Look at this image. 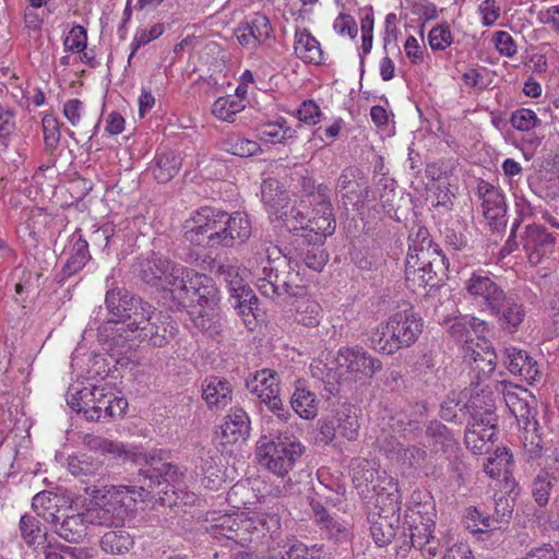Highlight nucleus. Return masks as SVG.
<instances>
[{
  "instance_id": "41",
  "label": "nucleus",
  "mask_w": 559,
  "mask_h": 559,
  "mask_svg": "<svg viewBox=\"0 0 559 559\" xmlns=\"http://www.w3.org/2000/svg\"><path fill=\"white\" fill-rule=\"evenodd\" d=\"M370 534L378 547H385L394 539L399 518L389 519L386 515H379L374 519L368 518Z\"/></svg>"
},
{
  "instance_id": "64",
  "label": "nucleus",
  "mask_w": 559,
  "mask_h": 559,
  "mask_svg": "<svg viewBox=\"0 0 559 559\" xmlns=\"http://www.w3.org/2000/svg\"><path fill=\"white\" fill-rule=\"evenodd\" d=\"M245 24L251 31L254 39L258 40L259 44L265 43L271 37L273 32L270 20L264 14H254L250 21L246 22Z\"/></svg>"
},
{
  "instance_id": "52",
  "label": "nucleus",
  "mask_w": 559,
  "mask_h": 559,
  "mask_svg": "<svg viewBox=\"0 0 559 559\" xmlns=\"http://www.w3.org/2000/svg\"><path fill=\"white\" fill-rule=\"evenodd\" d=\"M478 197L483 200V210L487 209H507L506 198L503 192L490 185L487 181L481 180L477 187Z\"/></svg>"
},
{
  "instance_id": "37",
  "label": "nucleus",
  "mask_w": 559,
  "mask_h": 559,
  "mask_svg": "<svg viewBox=\"0 0 559 559\" xmlns=\"http://www.w3.org/2000/svg\"><path fill=\"white\" fill-rule=\"evenodd\" d=\"M80 394L82 400L90 397V401H84V405L86 406V419L99 420L100 418L108 417V415H106L105 407L107 406V403H110V399L109 393H105L104 388H84L81 390Z\"/></svg>"
},
{
  "instance_id": "14",
  "label": "nucleus",
  "mask_w": 559,
  "mask_h": 559,
  "mask_svg": "<svg viewBox=\"0 0 559 559\" xmlns=\"http://www.w3.org/2000/svg\"><path fill=\"white\" fill-rule=\"evenodd\" d=\"M338 362L355 379H370L382 369V362L360 346H344L337 352Z\"/></svg>"
},
{
  "instance_id": "60",
  "label": "nucleus",
  "mask_w": 559,
  "mask_h": 559,
  "mask_svg": "<svg viewBox=\"0 0 559 559\" xmlns=\"http://www.w3.org/2000/svg\"><path fill=\"white\" fill-rule=\"evenodd\" d=\"M338 435L348 441L356 440L358 437L359 423L356 414L341 412L334 419Z\"/></svg>"
},
{
  "instance_id": "61",
  "label": "nucleus",
  "mask_w": 559,
  "mask_h": 559,
  "mask_svg": "<svg viewBox=\"0 0 559 559\" xmlns=\"http://www.w3.org/2000/svg\"><path fill=\"white\" fill-rule=\"evenodd\" d=\"M510 413L515 417L521 430L539 426L536 419V411L530 405L527 399L520 402L516 406H513Z\"/></svg>"
},
{
  "instance_id": "38",
  "label": "nucleus",
  "mask_w": 559,
  "mask_h": 559,
  "mask_svg": "<svg viewBox=\"0 0 559 559\" xmlns=\"http://www.w3.org/2000/svg\"><path fill=\"white\" fill-rule=\"evenodd\" d=\"M99 544L106 554L122 556L133 548L134 539L126 530H112L102 536Z\"/></svg>"
},
{
  "instance_id": "36",
  "label": "nucleus",
  "mask_w": 559,
  "mask_h": 559,
  "mask_svg": "<svg viewBox=\"0 0 559 559\" xmlns=\"http://www.w3.org/2000/svg\"><path fill=\"white\" fill-rule=\"evenodd\" d=\"M431 266L420 267L418 272L419 281H406L408 287L414 290L426 286L435 287L448 278L449 262L447 258H437Z\"/></svg>"
},
{
  "instance_id": "57",
  "label": "nucleus",
  "mask_w": 559,
  "mask_h": 559,
  "mask_svg": "<svg viewBox=\"0 0 559 559\" xmlns=\"http://www.w3.org/2000/svg\"><path fill=\"white\" fill-rule=\"evenodd\" d=\"M44 143L47 151L52 152L60 142V123L53 115H45L41 120Z\"/></svg>"
},
{
  "instance_id": "21",
  "label": "nucleus",
  "mask_w": 559,
  "mask_h": 559,
  "mask_svg": "<svg viewBox=\"0 0 559 559\" xmlns=\"http://www.w3.org/2000/svg\"><path fill=\"white\" fill-rule=\"evenodd\" d=\"M435 521L426 518L425 521H413L408 524V534L404 533L405 537L409 538V543L414 548H417L426 557H435L439 548V539L433 535Z\"/></svg>"
},
{
  "instance_id": "35",
  "label": "nucleus",
  "mask_w": 559,
  "mask_h": 559,
  "mask_svg": "<svg viewBox=\"0 0 559 559\" xmlns=\"http://www.w3.org/2000/svg\"><path fill=\"white\" fill-rule=\"evenodd\" d=\"M261 200L271 214L277 215L287 207L289 198L276 179L267 178L261 185Z\"/></svg>"
},
{
  "instance_id": "19",
  "label": "nucleus",
  "mask_w": 559,
  "mask_h": 559,
  "mask_svg": "<svg viewBox=\"0 0 559 559\" xmlns=\"http://www.w3.org/2000/svg\"><path fill=\"white\" fill-rule=\"evenodd\" d=\"M135 332L139 337L147 341L154 347H164L178 332L177 325L151 309V317L139 325Z\"/></svg>"
},
{
  "instance_id": "3",
  "label": "nucleus",
  "mask_w": 559,
  "mask_h": 559,
  "mask_svg": "<svg viewBox=\"0 0 559 559\" xmlns=\"http://www.w3.org/2000/svg\"><path fill=\"white\" fill-rule=\"evenodd\" d=\"M463 408H466V413L471 415L464 436L466 448L475 454L488 452L489 443L495 441L498 426L493 392L488 386L479 388V384H476L471 390Z\"/></svg>"
},
{
  "instance_id": "56",
  "label": "nucleus",
  "mask_w": 559,
  "mask_h": 559,
  "mask_svg": "<svg viewBox=\"0 0 559 559\" xmlns=\"http://www.w3.org/2000/svg\"><path fill=\"white\" fill-rule=\"evenodd\" d=\"M496 390L503 395L504 403L509 411L513 409L520 402L528 399V391L520 385L512 384L508 381L496 383Z\"/></svg>"
},
{
  "instance_id": "47",
  "label": "nucleus",
  "mask_w": 559,
  "mask_h": 559,
  "mask_svg": "<svg viewBox=\"0 0 559 559\" xmlns=\"http://www.w3.org/2000/svg\"><path fill=\"white\" fill-rule=\"evenodd\" d=\"M408 511L411 514H406L407 518L413 519L419 518V521H425L426 518L432 519L435 515V501L430 491H413L409 500Z\"/></svg>"
},
{
  "instance_id": "8",
  "label": "nucleus",
  "mask_w": 559,
  "mask_h": 559,
  "mask_svg": "<svg viewBox=\"0 0 559 559\" xmlns=\"http://www.w3.org/2000/svg\"><path fill=\"white\" fill-rule=\"evenodd\" d=\"M105 304L117 331L135 332L151 317L152 306L122 288L109 289Z\"/></svg>"
},
{
  "instance_id": "55",
  "label": "nucleus",
  "mask_w": 559,
  "mask_h": 559,
  "mask_svg": "<svg viewBox=\"0 0 559 559\" xmlns=\"http://www.w3.org/2000/svg\"><path fill=\"white\" fill-rule=\"evenodd\" d=\"M471 358L474 362V371L479 379L489 377L496 369L497 355L493 349H487L484 353L472 350Z\"/></svg>"
},
{
  "instance_id": "29",
  "label": "nucleus",
  "mask_w": 559,
  "mask_h": 559,
  "mask_svg": "<svg viewBox=\"0 0 559 559\" xmlns=\"http://www.w3.org/2000/svg\"><path fill=\"white\" fill-rule=\"evenodd\" d=\"M462 523L479 540L488 539L493 531L501 527L496 525V521L490 515L483 513L473 506L465 509Z\"/></svg>"
},
{
  "instance_id": "10",
  "label": "nucleus",
  "mask_w": 559,
  "mask_h": 559,
  "mask_svg": "<svg viewBox=\"0 0 559 559\" xmlns=\"http://www.w3.org/2000/svg\"><path fill=\"white\" fill-rule=\"evenodd\" d=\"M246 388L278 418L286 420L288 412L281 399L280 377L272 369H261L250 373L246 379Z\"/></svg>"
},
{
  "instance_id": "9",
  "label": "nucleus",
  "mask_w": 559,
  "mask_h": 559,
  "mask_svg": "<svg viewBox=\"0 0 559 559\" xmlns=\"http://www.w3.org/2000/svg\"><path fill=\"white\" fill-rule=\"evenodd\" d=\"M182 284L179 286L183 293L182 298H171L174 309L218 306L219 292L210 276L192 270V274H189Z\"/></svg>"
},
{
  "instance_id": "25",
  "label": "nucleus",
  "mask_w": 559,
  "mask_h": 559,
  "mask_svg": "<svg viewBox=\"0 0 559 559\" xmlns=\"http://www.w3.org/2000/svg\"><path fill=\"white\" fill-rule=\"evenodd\" d=\"M221 429L226 443L246 441L251 430L250 418L242 408H230Z\"/></svg>"
},
{
  "instance_id": "26",
  "label": "nucleus",
  "mask_w": 559,
  "mask_h": 559,
  "mask_svg": "<svg viewBox=\"0 0 559 559\" xmlns=\"http://www.w3.org/2000/svg\"><path fill=\"white\" fill-rule=\"evenodd\" d=\"M202 396L210 408H223L231 402L233 389L226 379L211 376L203 381Z\"/></svg>"
},
{
  "instance_id": "42",
  "label": "nucleus",
  "mask_w": 559,
  "mask_h": 559,
  "mask_svg": "<svg viewBox=\"0 0 559 559\" xmlns=\"http://www.w3.org/2000/svg\"><path fill=\"white\" fill-rule=\"evenodd\" d=\"M364 179L362 173L357 167H346L342 170L336 181V191L345 203L355 200L356 192Z\"/></svg>"
},
{
  "instance_id": "54",
  "label": "nucleus",
  "mask_w": 559,
  "mask_h": 559,
  "mask_svg": "<svg viewBox=\"0 0 559 559\" xmlns=\"http://www.w3.org/2000/svg\"><path fill=\"white\" fill-rule=\"evenodd\" d=\"M215 274L227 284L231 296L249 287L243 283L239 275V269L235 265L221 263L217 265Z\"/></svg>"
},
{
  "instance_id": "48",
  "label": "nucleus",
  "mask_w": 559,
  "mask_h": 559,
  "mask_svg": "<svg viewBox=\"0 0 559 559\" xmlns=\"http://www.w3.org/2000/svg\"><path fill=\"white\" fill-rule=\"evenodd\" d=\"M540 426L521 430V441L524 455L527 461L540 459L544 451V442Z\"/></svg>"
},
{
  "instance_id": "49",
  "label": "nucleus",
  "mask_w": 559,
  "mask_h": 559,
  "mask_svg": "<svg viewBox=\"0 0 559 559\" xmlns=\"http://www.w3.org/2000/svg\"><path fill=\"white\" fill-rule=\"evenodd\" d=\"M245 107L246 105L241 99H236L234 96L228 95L218 97L214 102L212 112L219 120L233 122L235 116L242 111Z\"/></svg>"
},
{
  "instance_id": "30",
  "label": "nucleus",
  "mask_w": 559,
  "mask_h": 559,
  "mask_svg": "<svg viewBox=\"0 0 559 559\" xmlns=\"http://www.w3.org/2000/svg\"><path fill=\"white\" fill-rule=\"evenodd\" d=\"M255 130L261 141L271 144L286 143L297 138V129L287 126L284 117H278L274 121L260 122Z\"/></svg>"
},
{
  "instance_id": "58",
  "label": "nucleus",
  "mask_w": 559,
  "mask_h": 559,
  "mask_svg": "<svg viewBox=\"0 0 559 559\" xmlns=\"http://www.w3.org/2000/svg\"><path fill=\"white\" fill-rule=\"evenodd\" d=\"M495 514L491 516L496 525L508 523L513 512L514 500L506 491H496L493 496Z\"/></svg>"
},
{
  "instance_id": "53",
  "label": "nucleus",
  "mask_w": 559,
  "mask_h": 559,
  "mask_svg": "<svg viewBox=\"0 0 559 559\" xmlns=\"http://www.w3.org/2000/svg\"><path fill=\"white\" fill-rule=\"evenodd\" d=\"M462 393L452 392L448 395L447 400L441 404L440 417L449 423H462L466 408H463Z\"/></svg>"
},
{
  "instance_id": "2",
  "label": "nucleus",
  "mask_w": 559,
  "mask_h": 559,
  "mask_svg": "<svg viewBox=\"0 0 559 559\" xmlns=\"http://www.w3.org/2000/svg\"><path fill=\"white\" fill-rule=\"evenodd\" d=\"M84 444L92 451L123 457L139 465V481L142 480L143 485L139 486L138 489H144V485L148 487L162 485L176 487L183 481L186 471L181 469L178 465L165 461L156 452L142 453L130 451L120 442L90 433L84 437ZM110 489H136V487L112 485Z\"/></svg>"
},
{
  "instance_id": "46",
  "label": "nucleus",
  "mask_w": 559,
  "mask_h": 559,
  "mask_svg": "<svg viewBox=\"0 0 559 559\" xmlns=\"http://www.w3.org/2000/svg\"><path fill=\"white\" fill-rule=\"evenodd\" d=\"M20 531L24 542L36 549H41V546L48 543L47 534L41 531L39 521L32 515L21 516Z\"/></svg>"
},
{
  "instance_id": "34",
  "label": "nucleus",
  "mask_w": 559,
  "mask_h": 559,
  "mask_svg": "<svg viewBox=\"0 0 559 559\" xmlns=\"http://www.w3.org/2000/svg\"><path fill=\"white\" fill-rule=\"evenodd\" d=\"M437 258H447L441 249H426L415 252H407L405 260V281H419L418 272L420 267H432Z\"/></svg>"
},
{
  "instance_id": "28",
  "label": "nucleus",
  "mask_w": 559,
  "mask_h": 559,
  "mask_svg": "<svg viewBox=\"0 0 559 559\" xmlns=\"http://www.w3.org/2000/svg\"><path fill=\"white\" fill-rule=\"evenodd\" d=\"M188 309V313L197 329L213 338L221 336L224 325L218 306Z\"/></svg>"
},
{
  "instance_id": "44",
  "label": "nucleus",
  "mask_w": 559,
  "mask_h": 559,
  "mask_svg": "<svg viewBox=\"0 0 559 559\" xmlns=\"http://www.w3.org/2000/svg\"><path fill=\"white\" fill-rule=\"evenodd\" d=\"M181 167V157L174 152L156 155L153 175L158 182L166 183L171 180Z\"/></svg>"
},
{
  "instance_id": "22",
  "label": "nucleus",
  "mask_w": 559,
  "mask_h": 559,
  "mask_svg": "<svg viewBox=\"0 0 559 559\" xmlns=\"http://www.w3.org/2000/svg\"><path fill=\"white\" fill-rule=\"evenodd\" d=\"M381 450L402 468H419L428 457L426 449L417 445L404 447L395 440H384Z\"/></svg>"
},
{
  "instance_id": "13",
  "label": "nucleus",
  "mask_w": 559,
  "mask_h": 559,
  "mask_svg": "<svg viewBox=\"0 0 559 559\" xmlns=\"http://www.w3.org/2000/svg\"><path fill=\"white\" fill-rule=\"evenodd\" d=\"M224 217L225 212L211 206L199 209L183 226L185 239L194 246L205 247L211 234L216 230L218 223Z\"/></svg>"
},
{
  "instance_id": "6",
  "label": "nucleus",
  "mask_w": 559,
  "mask_h": 559,
  "mask_svg": "<svg viewBox=\"0 0 559 559\" xmlns=\"http://www.w3.org/2000/svg\"><path fill=\"white\" fill-rule=\"evenodd\" d=\"M192 274V270L177 264L152 252L148 257L138 260L139 277L152 287L168 292L170 298H182L181 288L183 280Z\"/></svg>"
},
{
  "instance_id": "18",
  "label": "nucleus",
  "mask_w": 559,
  "mask_h": 559,
  "mask_svg": "<svg viewBox=\"0 0 559 559\" xmlns=\"http://www.w3.org/2000/svg\"><path fill=\"white\" fill-rule=\"evenodd\" d=\"M426 438L429 441L430 452L441 454L447 460L456 459L461 447L452 431L441 421L431 420L426 426Z\"/></svg>"
},
{
  "instance_id": "12",
  "label": "nucleus",
  "mask_w": 559,
  "mask_h": 559,
  "mask_svg": "<svg viewBox=\"0 0 559 559\" xmlns=\"http://www.w3.org/2000/svg\"><path fill=\"white\" fill-rule=\"evenodd\" d=\"M468 298L486 311L496 309L508 294L489 273L474 271L464 283Z\"/></svg>"
},
{
  "instance_id": "39",
  "label": "nucleus",
  "mask_w": 559,
  "mask_h": 559,
  "mask_svg": "<svg viewBox=\"0 0 559 559\" xmlns=\"http://www.w3.org/2000/svg\"><path fill=\"white\" fill-rule=\"evenodd\" d=\"M87 523L84 512L68 515L56 527V533L69 543H80L87 535Z\"/></svg>"
},
{
  "instance_id": "16",
  "label": "nucleus",
  "mask_w": 559,
  "mask_h": 559,
  "mask_svg": "<svg viewBox=\"0 0 559 559\" xmlns=\"http://www.w3.org/2000/svg\"><path fill=\"white\" fill-rule=\"evenodd\" d=\"M503 364L515 377L533 384L542 379V371L537 361L526 350L514 346L506 347L503 350Z\"/></svg>"
},
{
  "instance_id": "32",
  "label": "nucleus",
  "mask_w": 559,
  "mask_h": 559,
  "mask_svg": "<svg viewBox=\"0 0 559 559\" xmlns=\"http://www.w3.org/2000/svg\"><path fill=\"white\" fill-rule=\"evenodd\" d=\"M310 206H312V214L310 225L321 219L331 222L333 230H335L336 223L333 214V205L331 201V189L324 185L319 183L318 190L307 199Z\"/></svg>"
},
{
  "instance_id": "17",
  "label": "nucleus",
  "mask_w": 559,
  "mask_h": 559,
  "mask_svg": "<svg viewBox=\"0 0 559 559\" xmlns=\"http://www.w3.org/2000/svg\"><path fill=\"white\" fill-rule=\"evenodd\" d=\"M489 313L496 318L499 329L506 334L516 333L526 317L524 305L512 295L507 294L503 301Z\"/></svg>"
},
{
  "instance_id": "23",
  "label": "nucleus",
  "mask_w": 559,
  "mask_h": 559,
  "mask_svg": "<svg viewBox=\"0 0 559 559\" xmlns=\"http://www.w3.org/2000/svg\"><path fill=\"white\" fill-rule=\"evenodd\" d=\"M71 242L69 257L58 274L59 282H64L70 276L79 273L91 259L88 242L81 234V229L74 231Z\"/></svg>"
},
{
  "instance_id": "51",
  "label": "nucleus",
  "mask_w": 559,
  "mask_h": 559,
  "mask_svg": "<svg viewBox=\"0 0 559 559\" xmlns=\"http://www.w3.org/2000/svg\"><path fill=\"white\" fill-rule=\"evenodd\" d=\"M443 236L447 247L453 251H464L468 248L469 237L467 228L459 221L447 226Z\"/></svg>"
},
{
  "instance_id": "63",
  "label": "nucleus",
  "mask_w": 559,
  "mask_h": 559,
  "mask_svg": "<svg viewBox=\"0 0 559 559\" xmlns=\"http://www.w3.org/2000/svg\"><path fill=\"white\" fill-rule=\"evenodd\" d=\"M428 43L432 50H445L453 43L450 26L447 23L432 27L428 34Z\"/></svg>"
},
{
  "instance_id": "1",
  "label": "nucleus",
  "mask_w": 559,
  "mask_h": 559,
  "mask_svg": "<svg viewBox=\"0 0 559 559\" xmlns=\"http://www.w3.org/2000/svg\"><path fill=\"white\" fill-rule=\"evenodd\" d=\"M250 271L262 296L276 299L281 297H304L307 295V281L292 258L282 254L278 247L266 248L249 262Z\"/></svg>"
},
{
  "instance_id": "59",
  "label": "nucleus",
  "mask_w": 559,
  "mask_h": 559,
  "mask_svg": "<svg viewBox=\"0 0 559 559\" xmlns=\"http://www.w3.org/2000/svg\"><path fill=\"white\" fill-rule=\"evenodd\" d=\"M426 249H440L430 238L429 230L424 226L413 227L408 235V251L415 252Z\"/></svg>"
},
{
  "instance_id": "27",
  "label": "nucleus",
  "mask_w": 559,
  "mask_h": 559,
  "mask_svg": "<svg viewBox=\"0 0 559 559\" xmlns=\"http://www.w3.org/2000/svg\"><path fill=\"white\" fill-rule=\"evenodd\" d=\"M294 53L305 63L321 64L324 62L320 43L307 28L295 31Z\"/></svg>"
},
{
  "instance_id": "20",
  "label": "nucleus",
  "mask_w": 559,
  "mask_h": 559,
  "mask_svg": "<svg viewBox=\"0 0 559 559\" xmlns=\"http://www.w3.org/2000/svg\"><path fill=\"white\" fill-rule=\"evenodd\" d=\"M73 498L67 491H38L32 499V508L38 515L53 523L59 521L58 513L72 507Z\"/></svg>"
},
{
  "instance_id": "40",
  "label": "nucleus",
  "mask_w": 559,
  "mask_h": 559,
  "mask_svg": "<svg viewBox=\"0 0 559 559\" xmlns=\"http://www.w3.org/2000/svg\"><path fill=\"white\" fill-rule=\"evenodd\" d=\"M293 409L305 419L314 418L318 414V401L313 392L298 382L290 399Z\"/></svg>"
},
{
  "instance_id": "24",
  "label": "nucleus",
  "mask_w": 559,
  "mask_h": 559,
  "mask_svg": "<svg viewBox=\"0 0 559 559\" xmlns=\"http://www.w3.org/2000/svg\"><path fill=\"white\" fill-rule=\"evenodd\" d=\"M310 504L314 513V522L330 539L340 544L350 542L352 532L344 522L332 518L319 501L311 500Z\"/></svg>"
},
{
  "instance_id": "7",
  "label": "nucleus",
  "mask_w": 559,
  "mask_h": 559,
  "mask_svg": "<svg viewBox=\"0 0 559 559\" xmlns=\"http://www.w3.org/2000/svg\"><path fill=\"white\" fill-rule=\"evenodd\" d=\"M305 235H295L293 240V250L288 258L293 259L295 266L299 269V263L307 267L320 272L329 260V254L323 248L326 237L334 234L331 222L321 219L312 225Z\"/></svg>"
},
{
  "instance_id": "4",
  "label": "nucleus",
  "mask_w": 559,
  "mask_h": 559,
  "mask_svg": "<svg viewBox=\"0 0 559 559\" xmlns=\"http://www.w3.org/2000/svg\"><path fill=\"white\" fill-rule=\"evenodd\" d=\"M423 320L408 308L392 314L384 325L377 328L369 337L370 346L383 354H394L409 347L423 332Z\"/></svg>"
},
{
  "instance_id": "33",
  "label": "nucleus",
  "mask_w": 559,
  "mask_h": 559,
  "mask_svg": "<svg viewBox=\"0 0 559 559\" xmlns=\"http://www.w3.org/2000/svg\"><path fill=\"white\" fill-rule=\"evenodd\" d=\"M235 299V309L242 318L245 326L249 331H254L259 317V299L250 287L240 290L231 296Z\"/></svg>"
},
{
  "instance_id": "43",
  "label": "nucleus",
  "mask_w": 559,
  "mask_h": 559,
  "mask_svg": "<svg viewBox=\"0 0 559 559\" xmlns=\"http://www.w3.org/2000/svg\"><path fill=\"white\" fill-rule=\"evenodd\" d=\"M225 223L229 236L234 237V247L245 243L251 236V222L247 214L241 212H234L227 214L225 212Z\"/></svg>"
},
{
  "instance_id": "5",
  "label": "nucleus",
  "mask_w": 559,
  "mask_h": 559,
  "mask_svg": "<svg viewBox=\"0 0 559 559\" xmlns=\"http://www.w3.org/2000/svg\"><path fill=\"white\" fill-rule=\"evenodd\" d=\"M304 445L288 432L262 436L257 443L259 463L272 473L284 476L304 453Z\"/></svg>"
},
{
  "instance_id": "50",
  "label": "nucleus",
  "mask_w": 559,
  "mask_h": 559,
  "mask_svg": "<svg viewBox=\"0 0 559 559\" xmlns=\"http://www.w3.org/2000/svg\"><path fill=\"white\" fill-rule=\"evenodd\" d=\"M223 148L233 155L239 157H249L261 152L260 144L238 135H231L224 140Z\"/></svg>"
},
{
  "instance_id": "11",
  "label": "nucleus",
  "mask_w": 559,
  "mask_h": 559,
  "mask_svg": "<svg viewBox=\"0 0 559 559\" xmlns=\"http://www.w3.org/2000/svg\"><path fill=\"white\" fill-rule=\"evenodd\" d=\"M123 491H91L84 514L91 524L112 525L121 522L126 513L121 493Z\"/></svg>"
},
{
  "instance_id": "31",
  "label": "nucleus",
  "mask_w": 559,
  "mask_h": 559,
  "mask_svg": "<svg viewBox=\"0 0 559 559\" xmlns=\"http://www.w3.org/2000/svg\"><path fill=\"white\" fill-rule=\"evenodd\" d=\"M369 515L374 519L379 515H386L389 519L399 518L401 509L400 491H373L368 499Z\"/></svg>"
},
{
  "instance_id": "62",
  "label": "nucleus",
  "mask_w": 559,
  "mask_h": 559,
  "mask_svg": "<svg viewBox=\"0 0 559 559\" xmlns=\"http://www.w3.org/2000/svg\"><path fill=\"white\" fill-rule=\"evenodd\" d=\"M512 461V454L507 449L496 451V456L488 459L484 465V472L491 478H498L507 473V466Z\"/></svg>"
},
{
  "instance_id": "15",
  "label": "nucleus",
  "mask_w": 559,
  "mask_h": 559,
  "mask_svg": "<svg viewBox=\"0 0 559 559\" xmlns=\"http://www.w3.org/2000/svg\"><path fill=\"white\" fill-rule=\"evenodd\" d=\"M555 245L556 236L549 233L545 226L530 224L525 227L522 246L531 263H540L544 257L554 251Z\"/></svg>"
},
{
  "instance_id": "45",
  "label": "nucleus",
  "mask_w": 559,
  "mask_h": 559,
  "mask_svg": "<svg viewBox=\"0 0 559 559\" xmlns=\"http://www.w3.org/2000/svg\"><path fill=\"white\" fill-rule=\"evenodd\" d=\"M276 216L283 222L287 230L295 233V235H305L310 229L311 217H307L297 205L282 210Z\"/></svg>"
}]
</instances>
